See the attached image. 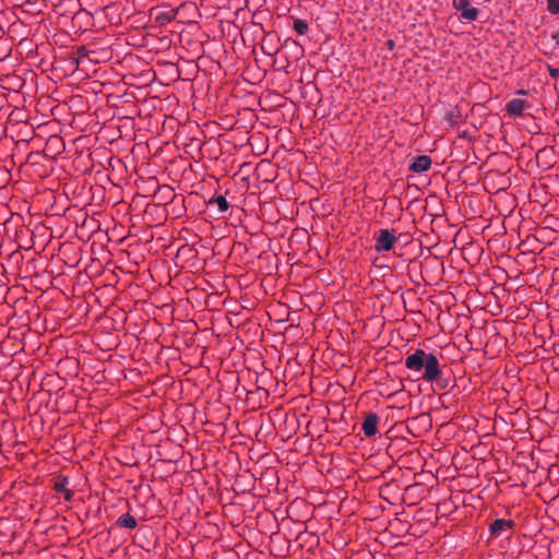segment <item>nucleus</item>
<instances>
[{
  "label": "nucleus",
  "mask_w": 559,
  "mask_h": 559,
  "mask_svg": "<svg viewBox=\"0 0 559 559\" xmlns=\"http://www.w3.org/2000/svg\"><path fill=\"white\" fill-rule=\"evenodd\" d=\"M405 366L412 371L419 372L424 370L423 379L428 382L437 381L441 376V368L438 358L424 349H416L405 359Z\"/></svg>",
  "instance_id": "nucleus-1"
},
{
  "label": "nucleus",
  "mask_w": 559,
  "mask_h": 559,
  "mask_svg": "<svg viewBox=\"0 0 559 559\" xmlns=\"http://www.w3.org/2000/svg\"><path fill=\"white\" fill-rule=\"evenodd\" d=\"M397 238L395 234L389 229H380L376 239L374 249L378 252L390 251L393 249Z\"/></svg>",
  "instance_id": "nucleus-2"
},
{
  "label": "nucleus",
  "mask_w": 559,
  "mask_h": 559,
  "mask_svg": "<svg viewBox=\"0 0 559 559\" xmlns=\"http://www.w3.org/2000/svg\"><path fill=\"white\" fill-rule=\"evenodd\" d=\"M452 5L460 12L461 20L475 21L478 17L479 10L471 7L468 0H452Z\"/></svg>",
  "instance_id": "nucleus-3"
},
{
  "label": "nucleus",
  "mask_w": 559,
  "mask_h": 559,
  "mask_svg": "<svg viewBox=\"0 0 559 559\" xmlns=\"http://www.w3.org/2000/svg\"><path fill=\"white\" fill-rule=\"evenodd\" d=\"M379 416L376 413L366 415L362 423V430L366 437H373L378 431Z\"/></svg>",
  "instance_id": "nucleus-4"
},
{
  "label": "nucleus",
  "mask_w": 559,
  "mask_h": 559,
  "mask_svg": "<svg viewBox=\"0 0 559 559\" xmlns=\"http://www.w3.org/2000/svg\"><path fill=\"white\" fill-rule=\"evenodd\" d=\"M514 522L511 520L497 519L490 524V533L493 537L501 536L507 530H512Z\"/></svg>",
  "instance_id": "nucleus-5"
},
{
  "label": "nucleus",
  "mask_w": 559,
  "mask_h": 559,
  "mask_svg": "<svg viewBox=\"0 0 559 559\" xmlns=\"http://www.w3.org/2000/svg\"><path fill=\"white\" fill-rule=\"evenodd\" d=\"M431 166V158L428 155H419L413 159L409 165V170L421 174L428 170Z\"/></svg>",
  "instance_id": "nucleus-6"
},
{
  "label": "nucleus",
  "mask_w": 559,
  "mask_h": 559,
  "mask_svg": "<svg viewBox=\"0 0 559 559\" xmlns=\"http://www.w3.org/2000/svg\"><path fill=\"white\" fill-rule=\"evenodd\" d=\"M526 107L527 104L525 100L514 98L507 104V111L509 115L521 116Z\"/></svg>",
  "instance_id": "nucleus-7"
},
{
  "label": "nucleus",
  "mask_w": 559,
  "mask_h": 559,
  "mask_svg": "<svg viewBox=\"0 0 559 559\" xmlns=\"http://www.w3.org/2000/svg\"><path fill=\"white\" fill-rule=\"evenodd\" d=\"M69 484L68 477H62L59 481L55 484V490L57 492L63 493L64 499L67 501H71L73 498V492L67 488Z\"/></svg>",
  "instance_id": "nucleus-8"
},
{
  "label": "nucleus",
  "mask_w": 559,
  "mask_h": 559,
  "mask_svg": "<svg viewBox=\"0 0 559 559\" xmlns=\"http://www.w3.org/2000/svg\"><path fill=\"white\" fill-rule=\"evenodd\" d=\"M177 15L176 10H169L165 12H160L156 15L155 21L158 25L164 26L170 23Z\"/></svg>",
  "instance_id": "nucleus-9"
},
{
  "label": "nucleus",
  "mask_w": 559,
  "mask_h": 559,
  "mask_svg": "<svg viewBox=\"0 0 559 559\" xmlns=\"http://www.w3.org/2000/svg\"><path fill=\"white\" fill-rule=\"evenodd\" d=\"M116 524L126 528H134L136 526V520L129 513H124L118 518Z\"/></svg>",
  "instance_id": "nucleus-10"
},
{
  "label": "nucleus",
  "mask_w": 559,
  "mask_h": 559,
  "mask_svg": "<svg viewBox=\"0 0 559 559\" xmlns=\"http://www.w3.org/2000/svg\"><path fill=\"white\" fill-rule=\"evenodd\" d=\"M213 203L217 204L218 210H219L221 213L227 211L228 207H229L228 201L223 195H219V197H217V198H215V199L210 201V204H213Z\"/></svg>",
  "instance_id": "nucleus-11"
},
{
  "label": "nucleus",
  "mask_w": 559,
  "mask_h": 559,
  "mask_svg": "<svg viewBox=\"0 0 559 559\" xmlns=\"http://www.w3.org/2000/svg\"><path fill=\"white\" fill-rule=\"evenodd\" d=\"M294 29L299 34L304 35L308 32V24L302 20H295L294 21Z\"/></svg>",
  "instance_id": "nucleus-12"
},
{
  "label": "nucleus",
  "mask_w": 559,
  "mask_h": 559,
  "mask_svg": "<svg viewBox=\"0 0 559 559\" xmlns=\"http://www.w3.org/2000/svg\"><path fill=\"white\" fill-rule=\"evenodd\" d=\"M547 8L552 14L559 13V0H548Z\"/></svg>",
  "instance_id": "nucleus-13"
},
{
  "label": "nucleus",
  "mask_w": 559,
  "mask_h": 559,
  "mask_svg": "<svg viewBox=\"0 0 559 559\" xmlns=\"http://www.w3.org/2000/svg\"><path fill=\"white\" fill-rule=\"evenodd\" d=\"M87 55H88V50L86 49V47L85 46H80L78 48V56H79V58L75 59L76 66H79L80 59L87 57Z\"/></svg>",
  "instance_id": "nucleus-14"
},
{
  "label": "nucleus",
  "mask_w": 559,
  "mask_h": 559,
  "mask_svg": "<svg viewBox=\"0 0 559 559\" xmlns=\"http://www.w3.org/2000/svg\"><path fill=\"white\" fill-rule=\"evenodd\" d=\"M548 71H549V74H550L551 78L559 76V70L558 69H555L552 67H548Z\"/></svg>",
  "instance_id": "nucleus-15"
}]
</instances>
